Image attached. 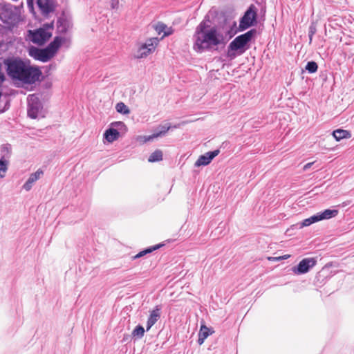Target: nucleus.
<instances>
[{
    "label": "nucleus",
    "instance_id": "f257e3e1",
    "mask_svg": "<svg viewBox=\"0 0 354 354\" xmlns=\"http://www.w3.org/2000/svg\"><path fill=\"white\" fill-rule=\"evenodd\" d=\"M7 75L13 80L25 84H34L39 78L41 72L19 57H8L3 60Z\"/></svg>",
    "mask_w": 354,
    "mask_h": 354
},
{
    "label": "nucleus",
    "instance_id": "f03ea898",
    "mask_svg": "<svg viewBox=\"0 0 354 354\" xmlns=\"http://www.w3.org/2000/svg\"><path fill=\"white\" fill-rule=\"evenodd\" d=\"M194 49L198 53H202L223 43V35L216 27L209 28L205 21H202L196 28L194 34Z\"/></svg>",
    "mask_w": 354,
    "mask_h": 354
},
{
    "label": "nucleus",
    "instance_id": "7ed1b4c3",
    "mask_svg": "<svg viewBox=\"0 0 354 354\" xmlns=\"http://www.w3.org/2000/svg\"><path fill=\"white\" fill-rule=\"evenodd\" d=\"M256 33V29H251L247 32L237 36L232 41H231L228 46V56H234V55L231 54V51L239 50L240 54L243 53L248 48V47L245 48V46L251 41Z\"/></svg>",
    "mask_w": 354,
    "mask_h": 354
},
{
    "label": "nucleus",
    "instance_id": "20e7f679",
    "mask_svg": "<svg viewBox=\"0 0 354 354\" xmlns=\"http://www.w3.org/2000/svg\"><path fill=\"white\" fill-rule=\"evenodd\" d=\"M20 9L13 5H5L0 12V20L9 27H13L20 21Z\"/></svg>",
    "mask_w": 354,
    "mask_h": 354
},
{
    "label": "nucleus",
    "instance_id": "39448f33",
    "mask_svg": "<svg viewBox=\"0 0 354 354\" xmlns=\"http://www.w3.org/2000/svg\"><path fill=\"white\" fill-rule=\"evenodd\" d=\"M28 115L33 119L44 117L42 104L35 94L28 97Z\"/></svg>",
    "mask_w": 354,
    "mask_h": 354
},
{
    "label": "nucleus",
    "instance_id": "423d86ee",
    "mask_svg": "<svg viewBox=\"0 0 354 354\" xmlns=\"http://www.w3.org/2000/svg\"><path fill=\"white\" fill-rule=\"evenodd\" d=\"M160 39L158 37H151L146 40L138 48L136 57L138 59L145 58L152 53L158 46Z\"/></svg>",
    "mask_w": 354,
    "mask_h": 354
},
{
    "label": "nucleus",
    "instance_id": "0eeeda50",
    "mask_svg": "<svg viewBox=\"0 0 354 354\" xmlns=\"http://www.w3.org/2000/svg\"><path fill=\"white\" fill-rule=\"evenodd\" d=\"M28 32L30 41L38 45L44 44L52 36V33L44 28L33 31L29 30Z\"/></svg>",
    "mask_w": 354,
    "mask_h": 354
},
{
    "label": "nucleus",
    "instance_id": "6e6552de",
    "mask_svg": "<svg viewBox=\"0 0 354 354\" xmlns=\"http://www.w3.org/2000/svg\"><path fill=\"white\" fill-rule=\"evenodd\" d=\"M257 21V12L252 6H250L240 20L239 30H245L254 25Z\"/></svg>",
    "mask_w": 354,
    "mask_h": 354
},
{
    "label": "nucleus",
    "instance_id": "1a4fd4ad",
    "mask_svg": "<svg viewBox=\"0 0 354 354\" xmlns=\"http://www.w3.org/2000/svg\"><path fill=\"white\" fill-rule=\"evenodd\" d=\"M36 3L41 14L45 17L55 11L56 0H37Z\"/></svg>",
    "mask_w": 354,
    "mask_h": 354
},
{
    "label": "nucleus",
    "instance_id": "9d476101",
    "mask_svg": "<svg viewBox=\"0 0 354 354\" xmlns=\"http://www.w3.org/2000/svg\"><path fill=\"white\" fill-rule=\"evenodd\" d=\"M317 261L315 258H306L302 259L297 267H293L292 270L296 274H305L314 267Z\"/></svg>",
    "mask_w": 354,
    "mask_h": 354
},
{
    "label": "nucleus",
    "instance_id": "9b49d317",
    "mask_svg": "<svg viewBox=\"0 0 354 354\" xmlns=\"http://www.w3.org/2000/svg\"><path fill=\"white\" fill-rule=\"evenodd\" d=\"M29 55L35 59L42 62H46L52 58L46 48L40 49L32 47L30 48Z\"/></svg>",
    "mask_w": 354,
    "mask_h": 354
},
{
    "label": "nucleus",
    "instance_id": "f8f14e48",
    "mask_svg": "<svg viewBox=\"0 0 354 354\" xmlns=\"http://www.w3.org/2000/svg\"><path fill=\"white\" fill-rule=\"evenodd\" d=\"M220 151L218 149L208 151L203 155H201L198 157L196 162L194 163V166L196 167L201 166H206L209 165L211 161L218 155Z\"/></svg>",
    "mask_w": 354,
    "mask_h": 354
},
{
    "label": "nucleus",
    "instance_id": "ddd939ff",
    "mask_svg": "<svg viewBox=\"0 0 354 354\" xmlns=\"http://www.w3.org/2000/svg\"><path fill=\"white\" fill-rule=\"evenodd\" d=\"M161 306L157 305L155 308L149 311V315L147 322V331L149 330L151 328L158 322L161 317Z\"/></svg>",
    "mask_w": 354,
    "mask_h": 354
},
{
    "label": "nucleus",
    "instance_id": "4468645a",
    "mask_svg": "<svg viewBox=\"0 0 354 354\" xmlns=\"http://www.w3.org/2000/svg\"><path fill=\"white\" fill-rule=\"evenodd\" d=\"M64 40V38L57 36L54 38V39L46 47V49L51 56V57H53L54 55L56 54L57 50H59L62 41Z\"/></svg>",
    "mask_w": 354,
    "mask_h": 354
},
{
    "label": "nucleus",
    "instance_id": "2eb2a0df",
    "mask_svg": "<svg viewBox=\"0 0 354 354\" xmlns=\"http://www.w3.org/2000/svg\"><path fill=\"white\" fill-rule=\"evenodd\" d=\"M153 28L158 35L163 33L161 39L171 35L174 32L171 27H167V25L162 22H158L153 26Z\"/></svg>",
    "mask_w": 354,
    "mask_h": 354
},
{
    "label": "nucleus",
    "instance_id": "dca6fc26",
    "mask_svg": "<svg viewBox=\"0 0 354 354\" xmlns=\"http://www.w3.org/2000/svg\"><path fill=\"white\" fill-rule=\"evenodd\" d=\"M42 174L43 171L41 169H38L36 172L31 174L26 182L24 184L23 188L26 191L30 190L32 184L40 178Z\"/></svg>",
    "mask_w": 354,
    "mask_h": 354
},
{
    "label": "nucleus",
    "instance_id": "f3484780",
    "mask_svg": "<svg viewBox=\"0 0 354 354\" xmlns=\"http://www.w3.org/2000/svg\"><path fill=\"white\" fill-rule=\"evenodd\" d=\"M120 136L119 132H118V129L113 128H109L104 133V138L108 142H113L115 140H118Z\"/></svg>",
    "mask_w": 354,
    "mask_h": 354
},
{
    "label": "nucleus",
    "instance_id": "a211bd4d",
    "mask_svg": "<svg viewBox=\"0 0 354 354\" xmlns=\"http://www.w3.org/2000/svg\"><path fill=\"white\" fill-rule=\"evenodd\" d=\"M316 214L319 221H320L322 220L330 219L331 218L335 217L338 214V210L327 209L323 212H318Z\"/></svg>",
    "mask_w": 354,
    "mask_h": 354
},
{
    "label": "nucleus",
    "instance_id": "6ab92c4d",
    "mask_svg": "<svg viewBox=\"0 0 354 354\" xmlns=\"http://www.w3.org/2000/svg\"><path fill=\"white\" fill-rule=\"evenodd\" d=\"M332 134L337 141H339L344 138H350L351 137V133L348 131L340 129L333 131Z\"/></svg>",
    "mask_w": 354,
    "mask_h": 354
},
{
    "label": "nucleus",
    "instance_id": "aec40b11",
    "mask_svg": "<svg viewBox=\"0 0 354 354\" xmlns=\"http://www.w3.org/2000/svg\"><path fill=\"white\" fill-rule=\"evenodd\" d=\"M69 28V22L64 18L58 19L57 21V30L59 33L64 34Z\"/></svg>",
    "mask_w": 354,
    "mask_h": 354
},
{
    "label": "nucleus",
    "instance_id": "412c9836",
    "mask_svg": "<svg viewBox=\"0 0 354 354\" xmlns=\"http://www.w3.org/2000/svg\"><path fill=\"white\" fill-rule=\"evenodd\" d=\"M12 147L10 144H5L1 147V159L8 160L11 156Z\"/></svg>",
    "mask_w": 354,
    "mask_h": 354
},
{
    "label": "nucleus",
    "instance_id": "4be33fe9",
    "mask_svg": "<svg viewBox=\"0 0 354 354\" xmlns=\"http://www.w3.org/2000/svg\"><path fill=\"white\" fill-rule=\"evenodd\" d=\"M162 245H163V244H157L156 245L147 248L145 250L138 252L136 255L133 256L132 258L133 259H138V258H140V257L146 255L147 254H149V253L152 252L153 251H155V250L159 249Z\"/></svg>",
    "mask_w": 354,
    "mask_h": 354
},
{
    "label": "nucleus",
    "instance_id": "5701e85b",
    "mask_svg": "<svg viewBox=\"0 0 354 354\" xmlns=\"http://www.w3.org/2000/svg\"><path fill=\"white\" fill-rule=\"evenodd\" d=\"M162 245H163V244H157L156 245L147 248L145 250L138 252L136 255L133 256L132 258L133 259H138V258H140V257L146 255L147 254H149V253L152 252L153 251H155V250L159 249Z\"/></svg>",
    "mask_w": 354,
    "mask_h": 354
},
{
    "label": "nucleus",
    "instance_id": "b1692460",
    "mask_svg": "<svg viewBox=\"0 0 354 354\" xmlns=\"http://www.w3.org/2000/svg\"><path fill=\"white\" fill-rule=\"evenodd\" d=\"M111 127L118 129L119 134L125 133L127 131V126L123 122H113L111 124Z\"/></svg>",
    "mask_w": 354,
    "mask_h": 354
},
{
    "label": "nucleus",
    "instance_id": "393cba45",
    "mask_svg": "<svg viewBox=\"0 0 354 354\" xmlns=\"http://www.w3.org/2000/svg\"><path fill=\"white\" fill-rule=\"evenodd\" d=\"M145 335V328L141 325H138L132 331L131 335L133 338L141 339Z\"/></svg>",
    "mask_w": 354,
    "mask_h": 354
},
{
    "label": "nucleus",
    "instance_id": "a878e982",
    "mask_svg": "<svg viewBox=\"0 0 354 354\" xmlns=\"http://www.w3.org/2000/svg\"><path fill=\"white\" fill-rule=\"evenodd\" d=\"M171 129V126L168 124L160 126L155 133H153V137L156 138L162 137L166 134V133Z\"/></svg>",
    "mask_w": 354,
    "mask_h": 354
},
{
    "label": "nucleus",
    "instance_id": "bb28decb",
    "mask_svg": "<svg viewBox=\"0 0 354 354\" xmlns=\"http://www.w3.org/2000/svg\"><path fill=\"white\" fill-rule=\"evenodd\" d=\"M162 159V151L157 149L149 156V157L148 158V161L150 162H154L160 161Z\"/></svg>",
    "mask_w": 354,
    "mask_h": 354
},
{
    "label": "nucleus",
    "instance_id": "cd10ccee",
    "mask_svg": "<svg viewBox=\"0 0 354 354\" xmlns=\"http://www.w3.org/2000/svg\"><path fill=\"white\" fill-rule=\"evenodd\" d=\"M115 109L118 113L122 114H128L130 112L127 106L123 102L117 103L115 106Z\"/></svg>",
    "mask_w": 354,
    "mask_h": 354
},
{
    "label": "nucleus",
    "instance_id": "c85d7f7f",
    "mask_svg": "<svg viewBox=\"0 0 354 354\" xmlns=\"http://www.w3.org/2000/svg\"><path fill=\"white\" fill-rule=\"evenodd\" d=\"M318 221H319V220H318L317 214H314L312 216L304 219L302 221L301 225V227H306V226H309L311 224L318 222Z\"/></svg>",
    "mask_w": 354,
    "mask_h": 354
},
{
    "label": "nucleus",
    "instance_id": "c756f323",
    "mask_svg": "<svg viewBox=\"0 0 354 354\" xmlns=\"http://www.w3.org/2000/svg\"><path fill=\"white\" fill-rule=\"evenodd\" d=\"M213 333L211 328L207 327L205 325H202L198 333V336L207 338L209 335Z\"/></svg>",
    "mask_w": 354,
    "mask_h": 354
},
{
    "label": "nucleus",
    "instance_id": "7c9ffc66",
    "mask_svg": "<svg viewBox=\"0 0 354 354\" xmlns=\"http://www.w3.org/2000/svg\"><path fill=\"white\" fill-rule=\"evenodd\" d=\"M8 160L0 159V178H3L8 170Z\"/></svg>",
    "mask_w": 354,
    "mask_h": 354
},
{
    "label": "nucleus",
    "instance_id": "2f4dec72",
    "mask_svg": "<svg viewBox=\"0 0 354 354\" xmlns=\"http://www.w3.org/2000/svg\"><path fill=\"white\" fill-rule=\"evenodd\" d=\"M317 68H318L317 64L314 61L308 62L307 63V64L306 65V70L309 73H315L317 71Z\"/></svg>",
    "mask_w": 354,
    "mask_h": 354
},
{
    "label": "nucleus",
    "instance_id": "473e14b6",
    "mask_svg": "<svg viewBox=\"0 0 354 354\" xmlns=\"http://www.w3.org/2000/svg\"><path fill=\"white\" fill-rule=\"evenodd\" d=\"M317 32L316 26L314 24H310L308 29V37H309V44L312 43L313 37L314 35Z\"/></svg>",
    "mask_w": 354,
    "mask_h": 354
},
{
    "label": "nucleus",
    "instance_id": "72a5a7b5",
    "mask_svg": "<svg viewBox=\"0 0 354 354\" xmlns=\"http://www.w3.org/2000/svg\"><path fill=\"white\" fill-rule=\"evenodd\" d=\"M156 137H153V133L150 136H138L137 140L142 143L152 141Z\"/></svg>",
    "mask_w": 354,
    "mask_h": 354
},
{
    "label": "nucleus",
    "instance_id": "f704fd0d",
    "mask_svg": "<svg viewBox=\"0 0 354 354\" xmlns=\"http://www.w3.org/2000/svg\"><path fill=\"white\" fill-rule=\"evenodd\" d=\"M27 3H28V8H29L31 10H33L34 8H33V2H32V0H28Z\"/></svg>",
    "mask_w": 354,
    "mask_h": 354
},
{
    "label": "nucleus",
    "instance_id": "c9c22d12",
    "mask_svg": "<svg viewBox=\"0 0 354 354\" xmlns=\"http://www.w3.org/2000/svg\"><path fill=\"white\" fill-rule=\"evenodd\" d=\"M118 3H119V2L118 0H112L111 7L113 8H115L118 6Z\"/></svg>",
    "mask_w": 354,
    "mask_h": 354
},
{
    "label": "nucleus",
    "instance_id": "e433bc0d",
    "mask_svg": "<svg viewBox=\"0 0 354 354\" xmlns=\"http://www.w3.org/2000/svg\"><path fill=\"white\" fill-rule=\"evenodd\" d=\"M44 27L46 28L45 29L47 30L53 29V23L45 24Z\"/></svg>",
    "mask_w": 354,
    "mask_h": 354
},
{
    "label": "nucleus",
    "instance_id": "4c0bfd02",
    "mask_svg": "<svg viewBox=\"0 0 354 354\" xmlns=\"http://www.w3.org/2000/svg\"><path fill=\"white\" fill-rule=\"evenodd\" d=\"M205 338L203 337H200L198 336V344L199 345H201L203 344L204 341H205Z\"/></svg>",
    "mask_w": 354,
    "mask_h": 354
},
{
    "label": "nucleus",
    "instance_id": "58836bf2",
    "mask_svg": "<svg viewBox=\"0 0 354 354\" xmlns=\"http://www.w3.org/2000/svg\"><path fill=\"white\" fill-rule=\"evenodd\" d=\"M313 165V162H309L304 166V170H307Z\"/></svg>",
    "mask_w": 354,
    "mask_h": 354
},
{
    "label": "nucleus",
    "instance_id": "ea45409f",
    "mask_svg": "<svg viewBox=\"0 0 354 354\" xmlns=\"http://www.w3.org/2000/svg\"><path fill=\"white\" fill-rule=\"evenodd\" d=\"M288 257H289V255H285V256H283V257H279L277 258V259H278V260L286 259H288Z\"/></svg>",
    "mask_w": 354,
    "mask_h": 354
},
{
    "label": "nucleus",
    "instance_id": "a19ab883",
    "mask_svg": "<svg viewBox=\"0 0 354 354\" xmlns=\"http://www.w3.org/2000/svg\"><path fill=\"white\" fill-rule=\"evenodd\" d=\"M179 127V125H175V126H174V128H177V127Z\"/></svg>",
    "mask_w": 354,
    "mask_h": 354
}]
</instances>
